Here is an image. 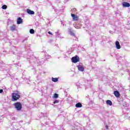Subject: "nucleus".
<instances>
[{
	"label": "nucleus",
	"mask_w": 130,
	"mask_h": 130,
	"mask_svg": "<svg viewBox=\"0 0 130 130\" xmlns=\"http://www.w3.org/2000/svg\"><path fill=\"white\" fill-rule=\"evenodd\" d=\"M28 60L32 66H34V64H35L36 62L37 66H41V64H43V63H44V61L43 60V59H42V60H40L39 59L34 57L33 59H29Z\"/></svg>",
	"instance_id": "1"
},
{
	"label": "nucleus",
	"mask_w": 130,
	"mask_h": 130,
	"mask_svg": "<svg viewBox=\"0 0 130 130\" xmlns=\"http://www.w3.org/2000/svg\"><path fill=\"white\" fill-rule=\"evenodd\" d=\"M20 97H21V94H20V93H13L12 101H17V100H19Z\"/></svg>",
	"instance_id": "2"
},
{
	"label": "nucleus",
	"mask_w": 130,
	"mask_h": 130,
	"mask_svg": "<svg viewBox=\"0 0 130 130\" xmlns=\"http://www.w3.org/2000/svg\"><path fill=\"white\" fill-rule=\"evenodd\" d=\"M14 106L15 107V108L17 111H20V110H22V104L20 102H17L15 103L14 104Z\"/></svg>",
	"instance_id": "3"
},
{
	"label": "nucleus",
	"mask_w": 130,
	"mask_h": 130,
	"mask_svg": "<svg viewBox=\"0 0 130 130\" xmlns=\"http://www.w3.org/2000/svg\"><path fill=\"white\" fill-rule=\"evenodd\" d=\"M71 59L72 62L74 63H77V62H79V61H80V58L78 56V55L73 57Z\"/></svg>",
	"instance_id": "4"
},
{
	"label": "nucleus",
	"mask_w": 130,
	"mask_h": 130,
	"mask_svg": "<svg viewBox=\"0 0 130 130\" xmlns=\"http://www.w3.org/2000/svg\"><path fill=\"white\" fill-rule=\"evenodd\" d=\"M77 68L80 72H84L85 71V68H84V66L79 64L77 66Z\"/></svg>",
	"instance_id": "5"
},
{
	"label": "nucleus",
	"mask_w": 130,
	"mask_h": 130,
	"mask_svg": "<svg viewBox=\"0 0 130 130\" xmlns=\"http://www.w3.org/2000/svg\"><path fill=\"white\" fill-rule=\"evenodd\" d=\"M122 5L123 8H129L130 7V4L127 2H123Z\"/></svg>",
	"instance_id": "6"
},
{
	"label": "nucleus",
	"mask_w": 130,
	"mask_h": 130,
	"mask_svg": "<svg viewBox=\"0 0 130 130\" xmlns=\"http://www.w3.org/2000/svg\"><path fill=\"white\" fill-rule=\"evenodd\" d=\"M71 17H72L73 21H78V20L79 19V17H78L77 15L73 13L71 14Z\"/></svg>",
	"instance_id": "7"
},
{
	"label": "nucleus",
	"mask_w": 130,
	"mask_h": 130,
	"mask_svg": "<svg viewBox=\"0 0 130 130\" xmlns=\"http://www.w3.org/2000/svg\"><path fill=\"white\" fill-rule=\"evenodd\" d=\"M69 32L71 36H73V37H76V35H75V34L74 33V30H73L72 28L69 29Z\"/></svg>",
	"instance_id": "8"
},
{
	"label": "nucleus",
	"mask_w": 130,
	"mask_h": 130,
	"mask_svg": "<svg viewBox=\"0 0 130 130\" xmlns=\"http://www.w3.org/2000/svg\"><path fill=\"white\" fill-rule=\"evenodd\" d=\"M22 23H23V19L21 17H18L17 20V24L20 25V24H22Z\"/></svg>",
	"instance_id": "9"
},
{
	"label": "nucleus",
	"mask_w": 130,
	"mask_h": 130,
	"mask_svg": "<svg viewBox=\"0 0 130 130\" xmlns=\"http://www.w3.org/2000/svg\"><path fill=\"white\" fill-rule=\"evenodd\" d=\"M114 94L115 95L116 98H118L119 96H120V93H119V91L117 90H115L114 91Z\"/></svg>",
	"instance_id": "10"
},
{
	"label": "nucleus",
	"mask_w": 130,
	"mask_h": 130,
	"mask_svg": "<svg viewBox=\"0 0 130 130\" xmlns=\"http://www.w3.org/2000/svg\"><path fill=\"white\" fill-rule=\"evenodd\" d=\"M26 12L27 13V14H28L29 15H34V14H35V12L30 9H27L26 10Z\"/></svg>",
	"instance_id": "11"
},
{
	"label": "nucleus",
	"mask_w": 130,
	"mask_h": 130,
	"mask_svg": "<svg viewBox=\"0 0 130 130\" xmlns=\"http://www.w3.org/2000/svg\"><path fill=\"white\" fill-rule=\"evenodd\" d=\"M115 45H116V48L117 49H120V45L119 44V42L116 41L115 42Z\"/></svg>",
	"instance_id": "12"
},
{
	"label": "nucleus",
	"mask_w": 130,
	"mask_h": 130,
	"mask_svg": "<svg viewBox=\"0 0 130 130\" xmlns=\"http://www.w3.org/2000/svg\"><path fill=\"white\" fill-rule=\"evenodd\" d=\"M82 106L83 105L81 103H78L75 105V107H76L77 108H81V107H82Z\"/></svg>",
	"instance_id": "13"
},
{
	"label": "nucleus",
	"mask_w": 130,
	"mask_h": 130,
	"mask_svg": "<svg viewBox=\"0 0 130 130\" xmlns=\"http://www.w3.org/2000/svg\"><path fill=\"white\" fill-rule=\"evenodd\" d=\"M106 103H107V105H110V106H112V102H111V101H110V100H107L106 101Z\"/></svg>",
	"instance_id": "14"
},
{
	"label": "nucleus",
	"mask_w": 130,
	"mask_h": 130,
	"mask_svg": "<svg viewBox=\"0 0 130 130\" xmlns=\"http://www.w3.org/2000/svg\"><path fill=\"white\" fill-rule=\"evenodd\" d=\"M52 82H54V83H56V82H58V78L52 77Z\"/></svg>",
	"instance_id": "15"
},
{
	"label": "nucleus",
	"mask_w": 130,
	"mask_h": 130,
	"mask_svg": "<svg viewBox=\"0 0 130 130\" xmlns=\"http://www.w3.org/2000/svg\"><path fill=\"white\" fill-rule=\"evenodd\" d=\"M53 98L54 99H57V98H58V94L54 93V95L53 96Z\"/></svg>",
	"instance_id": "16"
},
{
	"label": "nucleus",
	"mask_w": 130,
	"mask_h": 130,
	"mask_svg": "<svg viewBox=\"0 0 130 130\" xmlns=\"http://www.w3.org/2000/svg\"><path fill=\"white\" fill-rule=\"evenodd\" d=\"M10 28L12 31H15V30H16V26L13 25L10 27Z\"/></svg>",
	"instance_id": "17"
},
{
	"label": "nucleus",
	"mask_w": 130,
	"mask_h": 130,
	"mask_svg": "<svg viewBox=\"0 0 130 130\" xmlns=\"http://www.w3.org/2000/svg\"><path fill=\"white\" fill-rule=\"evenodd\" d=\"M56 37H59L60 38H63V37H60V34H59V32H56Z\"/></svg>",
	"instance_id": "18"
},
{
	"label": "nucleus",
	"mask_w": 130,
	"mask_h": 130,
	"mask_svg": "<svg viewBox=\"0 0 130 130\" xmlns=\"http://www.w3.org/2000/svg\"><path fill=\"white\" fill-rule=\"evenodd\" d=\"M29 33H30V34H34L35 33V31L34 29H30L29 30Z\"/></svg>",
	"instance_id": "19"
},
{
	"label": "nucleus",
	"mask_w": 130,
	"mask_h": 130,
	"mask_svg": "<svg viewBox=\"0 0 130 130\" xmlns=\"http://www.w3.org/2000/svg\"><path fill=\"white\" fill-rule=\"evenodd\" d=\"M3 10H7V8H8V6L6 5H4L2 6Z\"/></svg>",
	"instance_id": "20"
},
{
	"label": "nucleus",
	"mask_w": 130,
	"mask_h": 130,
	"mask_svg": "<svg viewBox=\"0 0 130 130\" xmlns=\"http://www.w3.org/2000/svg\"><path fill=\"white\" fill-rule=\"evenodd\" d=\"M74 26L75 27L76 29H80V25H76L75 24H73Z\"/></svg>",
	"instance_id": "21"
},
{
	"label": "nucleus",
	"mask_w": 130,
	"mask_h": 130,
	"mask_svg": "<svg viewBox=\"0 0 130 130\" xmlns=\"http://www.w3.org/2000/svg\"><path fill=\"white\" fill-rule=\"evenodd\" d=\"M56 103H59V101L57 100H55L54 102H53V104H56Z\"/></svg>",
	"instance_id": "22"
},
{
	"label": "nucleus",
	"mask_w": 130,
	"mask_h": 130,
	"mask_svg": "<svg viewBox=\"0 0 130 130\" xmlns=\"http://www.w3.org/2000/svg\"><path fill=\"white\" fill-rule=\"evenodd\" d=\"M50 57H51V56L50 55L46 56V58H47V59H49V58H50Z\"/></svg>",
	"instance_id": "23"
},
{
	"label": "nucleus",
	"mask_w": 130,
	"mask_h": 130,
	"mask_svg": "<svg viewBox=\"0 0 130 130\" xmlns=\"http://www.w3.org/2000/svg\"><path fill=\"white\" fill-rule=\"evenodd\" d=\"M28 40V38H26L24 40L22 41V42H25V41H27Z\"/></svg>",
	"instance_id": "24"
},
{
	"label": "nucleus",
	"mask_w": 130,
	"mask_h": 130,
	"mask_svg": "<svg viewBox=\"0 0 130 130\" xmlns=\"http://www.w3.org/2000/svg\"><path fill=\"white\" fill-rule=\"evenodd\" d=\"M3 92H4V90L3 89H0V94H2V93H3Z\"/></svg>",
	"instance_id": "25"
},
{
	"label": "nucleus",
	"mask_w": 130,
	"mask_h": 130,
	"mask_svg": "<svg viewBox=\"0 0 130 130\" xmlns=\"http://www.w3.org/2000/svg\"><path fill=\"white\" fill-rule=\"evenodd\" d=\"M48 34H49V35H52V33H51L50 31H48Z\"/></svg>",
	"instance_id": "26"
},
{
	"label": "nucleus",
	"mask_w": 130,
	"mask_h": 130,
	"mask_svg": "<svg viewBox=\"0 0 130 130\" xmlns=\"http://www.w3.org/2000/svg\"><path fill=\"white\" fill-rule=\"evenodd\" d=\"M109 33H110L111 34H113V31H111V30H110Z\"/></svg>",
	"instance_id": "27"
},
{
	"label": "nucleus",
	"mask_w": 130,
	"mask_h": 130,
	"mask_svg": "<svg viewBox=\"0 0 130 130\" xmlns=\"http://www.w3.org/2000/svg\"><path fill=\"white\" fill-rule=\"evenodd\" d=\"M68 23L69 24V25H72V21H69Z\"/></svg>",
	"instance_id": "28"
},
{
	"label": "nucleus",
	"mask_w": 130,
	"mask_h": 130,
	"mask_svg": "<svg viewBox=\"0 0 130 130\" xmlns=\"http://www.w3.org/2000/svg\"><path fill=\"white\" fill-rule=\"evenodd\" d=\"M61 24L63 26H66V24H64V23H63V22H62V21H61Z\"/></svg>",
	"instance_id": "29"
},
{
	"label": "nucleus",
	"mask_w": 130,
	"mask_h": 130,
	"mask_svg": "<svg viewBox=\"0 0 130 130\" xmlns=\"http://www.w3.org/2000/svg\"><path fill=\"white\" fill-rule=\"evenodd\" d=\"M106 128L107 129H108V126L106 125Z\"/></svg>",
	"instance_id": "30"
},
{
	"label": "nucleus",
	"mask_w": 130,
	"mask_h": 130,
	"mask_svg": "<svg viewBox=\"0 0 130 130\" xmlns=\"http://www.w3.org/2000/svg\"><path fill=\"white\" fill-rule=\"evenodd\" d=\"M57 2H58V3H60V0H56Z\"/></svg>",
	"instance_id": "31"
},
{
	"label": "nucleus",
	"mask_w": 130,
	"mask_h": 130,
	"mask_svg": "<svg viewBox=\"0 0 130 130\" xmlns=\"http://www.w3.org/2000/svg\"><path fill=\"white\" fill-rule=\"evenodd\" d=\"M55 11L56 12H57V9H55Z\"/></svg>",
	"instance_id": "32"
},
{
	"label": "nucleus",
	"mask_w": 130,
	"mask_h": 130,
	"mask_svg": "<svg viewBox=\"0 0 130 130\" xmlns=\"http://www.w3.org/2000/svg\"><path fill=\"white\" fill-rule=\"evenodd\" d=\"M77 39H77V38H75V40H77Z\"/></svg>",
	"instance_id": "33"
},
{
	"label": "nucleus",
	"mask_w": 130,
	"mask_h": 130,
	"mask_svg": "<svg viewBox=\"0 0 130 130\" xmlns=\"http://www.w3.org/2000/svg\"><path fill=\"white\" fill-rule=\"evenodd\" d=\"M127 106L126 105V106Z\"/></svg>",
	"instance_id": "34"
}]
</instances>
